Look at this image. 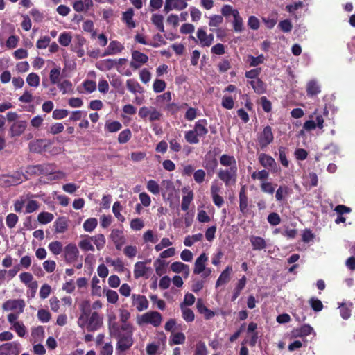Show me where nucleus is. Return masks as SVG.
<instances>
[{
	"mask_svg": "<svg viewBox=\"0 0 355 355\" xmlns=\"http://www.w3.org/2000/svg\"><path fill=\"white\" fill-rule=\"evenodd\" d=\"M239 11L236 9H234L232 6L230 5H225L221 8L222 16L229 17L230 15H232L233 17L236 15V13H238Z\"/></svg>",
	"mask_w": 355,
	"mask_h": 355,
	"instance_id": "58",
	"label": "nucleus"
},
{
	"mask_svg": "<svg viewBox=\"0 0 355 355\" xmlns=\"http://www.w3.org/2000/svg\"><path fill=\"white\" fill-rule=\"evenodd\" d=\"M68 219L66 217H58L54 222L55 233H64L68 228Z\"/></svg>",
	"mask_w": 355,
	"mask_h": 355,
	"instance_id": "20",
	"label": "nucleus"
},
{
	"mask_svg": "<svg viewBox=\"0 0 355 355\" xmlns=\"http://www.w3.org/2000/svg\"><path fill=\"white\" fill-rule=\"evenodd\" d=\"M122 128V125L120 122L114 121H107L105 124V131L110 133L116 132L119 131Z\"/></svg>",
	"mask_w": 355,
	"mask_h": 355,
	"instance_id": "30",
	"label": "nucleus"
},
{
	"mask_svg": "<svg viewBox=\"0 0 355 355\" xmlns=\"http://www.w3.org/2000/svg\"><path fill=\"white\" fill-rule=\"evenodd\" d=\"M91 241H92L91 236H87L86 239L81 240L78 243V246L82 250L85 252L94 251V247L92 244Z\"/></svg>",
	"mask_w": 355,
	"mask_h": 355,
	"instance_id": "38",
	"label": "nucleus"
},
{
	"mask_svg": "<svg viewBox=\"0 0 355 355\" xmlns=\"http://www.w3.org/2000/svg\"><path fill=\"white\" fill-rule=\"evenodd\" d=\"M313 329L309 324H304L300 328L294 329L292 334L294 337H303L309 336L311 334Z\"/></svg>",
	"mask_w": 355,
	"mask_h": 355,
	"instance_id": "25",
	"label": "nucleus"
},
{
	"mask_svg": "<svg viewBox=\"0 0 355 355\" xmlns=\"http://www.w3.org/2000/svg\"><path fill=\"white\" fill-rule=\"evenodd\" d=\"M250 84L257 94H263L266 90L265 84L259 78L252 80Z\"/></svg>",
	"mask_w": 355,
	"mask_h": 355,
	"instance_id": "34",
	"label": "nucleus"
},
{
	"mask_svg": "<svg viewBox=\"0 0 355 355\" xmlns=\"http://www.w3.org/2000/svg\"><path fill=\"white\" fill-rule=\"evenodd\" d=\"M233 28L235 32L241 33L244 30L243 19L239 15V12L236 13L234 17Z\"/></svg>",
	"mask_w": 355,
	"mask_h": 355,
	"instance_id": "42",
	"label": "nucleus"
},
{
	"mask_svg": "<svg viewBox=\"0 0 355 355\" xmlns=\"http://www.w3.org/2000/svg\"><path fill=\"white\" fill-rule=\"evenodd\" d=\"M26 82L30 87H37L40 85V77L35 73H31L26 78Z\"/></svg>",
	"mask_w": 355,
	"mask_h": 355,
	"instance_id": "51",
	"label": "nucleus"
},
{
	"mask_svg": "<svg viewBox=\"0 0 355 355\" xmlns=\"http://www.w3.org/2000/svg\"><path fill=\"white\" fill-rule=\"evenodd\" d=\"M49 250L55 255L60 254L62 251V244L60 241H53L49 244Z\"/></svg>",
	"mask_w": 355,
	"mask_h": 355,
	"instance_id": "45",
	"label": "nucleus"
},
{
	"mask_svg": "<svg viewBox=\"0 0 355 355\" xmlns=\"http://www.w3.org/2000/svg\"><path fill=\"white\" fill-rule=\"evenodd\" d=\"M121 210L122 206L121 202L119 201L115 202L112 206V212L119 222L123 223L125 220V218L120 213Z\"/></svg>",
	"mask_w": 355,
	"mask_h": 355,
	"instance_id": "40",
	"label": "nucleus"
},
{
	"mask_svg": "<svg viewBox=\"0 0 355 355\" xmlns=\"http://www.w3.org/2000/svg\"><path fill=\"white\" fill-rule=\"evenodd\" d=\"M250 241L253 250H262L267 246L265 239L261 236H251L250 237Z\"/></svg>",
	"mask_w": 355,
	"mask_h": 355,
	"instance_id": "21",
	"label": "nucleus"
},
{
	"mask_svg": "<svg viewBox=\"0 0 355 355\" xmlns=\"http://www.w3.org/2000/svg\"><path fill=\"white\" fill-rule=\"evenodd\" d=\"M223 23V17L219 15H214L209 17V26L211 27H218Z\"/></svg>",
	"mask_w": 355,
	"mask_h": 355,
	"instance_id": "52",
	"label": "nucleus"
},
{
	"mask_svg": "<svg viewBox=\"0 0 355 355\" xmlns=\"http://www.w3.org/2000/svg\"><path fill=\"white\" fill-rule=\"evenodd\" d=\"M181 140V135L180 133H177L174 135L173 138H168V141L169 143L170 149L175 153H178L182 149V146L180 144Z\"/></svg>",
	"mask_w": 355,
	"mask_h": 355,
	"instance_id": "27",
	"label": "nucleus"
},
{
	"mask_svg": "<svg viewBox=\"0 0 355 355\" xmlns=\"http://www.w3.org/2000/svg\"><path fill=\"white\" fill-rule=\"evenodd\" d=\"M91 239L94 242L98 250H102L106 243L105 237L103 234H98L94 236H91Z\"/></svg>",
	"mask_w": 355,
	"mask_h": 355,
	"instance_id": "35",
	"label": "nucleus"
},
{
	"mask_svg": "<svg viewBox=\"0 0 355 355\" xmlns=\"http://www.w3.org/2000/svg\"><path fill=\"white\" fill-rule=\"evenodd\" d=\"M64 261L67 263H72L78 260L79 250L74 243H69L63 250Z\"/></svg>",
	"mask_w": 355,
	"mask_h": 355,
	"instance_id": "6",
	"label": "nucleus"
},
{
	"mask_svg": "<svg viewBox=\"0 0 355 355\" xmlns=\"http://www.w3.org/2000/svg\"><path fill=\"white\" fill-rule=\"evenodd\" d=\"M185 139L189 144H198L199 142L198 135L194 130L186 132Z\"/></svg>",
	"mask_w": 355,
	"mask_h": 355,
	"instance_id": "53",
	"label": "nucleus"
},
{
	"mask_svg": "<svg viewBox=\"0 0 355 355\" xmlns=\"http://www.w3.org/2000/svg\"><path fill=\"white\" fill-rule=\"evenodd\" d=\"M279 155V161L283 166L288 167V160L286 157V153L288 151V148L284 146H280L278 149Z\"/></svg>",
	"mask_w": 355,
	"mask_h": 355,
	"instance_id": "48",
	"label": "nucleus"
},
{
	"mask_svg": "<svg viewBox=\"0 0 355 355\" xmlns=\"http://www.w3.org/2000/svg\"><path fill=\"white\" fill-rule=\"evenodd\" d=\"M194 355H207V349L204 342L199 341L196 344Z\"/></svg>",
	"mask_w": 355,
	"mask_h": 355,
	"instance_id": "64",
	"label": "nucleus"
},
{
	"mask_svg": "<svg viewBox=\"0 0 355 355\" xmlns=\"http://www.w3.org/2000/svg\"><path fill=\"white\" fill-rule=\"evenodd\" d=\"M290 193V189L286 185L279 186L276 191L275 198L277 201L281 202L284 200V196Z\"/></svg>",
	"mask_w": 355,
	"mask_h": 355,
	"instance_id": "43",
	"label": "nucleus"
},
{
	"mask_svg": "<svg viewBox=\"0 0 355 355\" xmlns=\"http://www.w3.org/2000/svg\"><path fill=\"white\" fill-rule=\"evenodd\" d=\"M217 177L226 187L233 186L236 183L238 178V167L220 168Z\"/></svg>",
	"mask_w": 355,
	"mask_h": 355,
	"instance_id": "2",
	"label": "nucleus"
},
{
	"mask_svg": "<svg viewBox=\"0 0 355 355\" xmlns=\"http://www.w3.org/2000/svg\"><path fill=\"white\" fill-rule=\"evenodd\" d=\"M185 336L182 332H178L173 334L169 340V345H180L183 344L185 341Z\"/></svg>",
	"mask_w": 355,
	"mask_h": 355,
	"instance_id": "37",
	"label": "nucleus"
},
{
	"mask_svg": "<svg viewBox=\"0 0 355 355\" xmlns=\"http://www.w3.org/2000/svg\"><path fill=\"white\" fill-rule=\"evenodd\" d=\"M27 126L25 121H16L10 128V135L12 137L20 136Z\"/></svg>",
	"mask_w": 355,
	"mask_h": 355,
	"instance_id": "17",
	"label": "nucleus"
},
{
	"mask_svg": "<svg viewBox=\"0 0 355 355\" xmlns=\"http://www.w3.org/2000/svg\"><path fill=\"white\" fill-rule=\"evenodd\" d=\"M132 133L130 129H125L118 136V141L120 144L127 143L131 138Z\"/></svg>",
	"mask_w": 355,
	"mask_h": 355,
	"instance_id": "54",
	"label": "nucleus"
},
{
	"mask_svg": "<svg viewBox=\"0 0 355 355\" xmlns=\"http://www.w3.org/2000/svg\"><path fill=\"white\" fill-rule=\"evenodd\" d=\"M166 263L161 259H157L154 261V266L157 275L161 276L165 272Z\"/></svg>",
	"mask_w": 355,
	"mask_h": 355,
	"instance_id": "55",
	"label": "nucleus"
},
{
	"mask_svg": "<svg viewBox=\"0 0 355 355\" xmlns=\"http://www.w3.org/2000/svg\"><path fill=\"white\" fill-rule=\"evenodd\" d=\"M151 21L160 32H164V17L162 15L153 14Z\"/></svg>",
	"mask_w": 355,
	"mask_h": 355,
	"instance_id": "33",
	"label": "nucleus"
},
{
	"mask_svg": "<svg viewBox=\"0 0 355 355\" xmlns=\"http://www.w3.org/2000/svg\"><path fill=\"white\" fill-rule=\"evenodd\" d=\"M147 189L153 194L157 195L159 193V185L155 180H150L147 182Z\"/></svg>",
	"mask_w": 355,
	"mask_h": 355,
	"instance_id": "57",
	"label": "nucleus"
},
{
	"mask_svg": "<svg viewBox=\"0 0 355 355\" xmlns=\"http://www.w3.org/2000/svg\"><path fill=\"white\" fill-rule=\"evenodd\" d=\"M25 305L24 300H8L3 304L2 308L4 311H13L17 313H21L24 312Z\"/></svg>",
	"mask_w": 355,
	"mask_h": 355,
	"instance_id": "8",
	"label": "nucleus"
},
{
	"mask_svg": "<svg viewBox=\"0 0 355 355\" xmlns=\"http://www.w3.org/2000/svg\"><path fill=\"white\" fill-rule=\"evenodd\" d=\"M196 36L200 41L202 47L209 46L207 34L203 28H198L197 31Z\"/></svg>",
	"mask_w": 355,
	"mask_h": 355,
	"instance_id": "44",
	"label": "nucleus"
},
{
	"mask_svg": "<svg viewBox=\"0 0 355 355\" xmlns=\"http://www.w3.org/2000/svg\"><path fill=\"white\" fill-rule=\"evenodd\" d=\"M220 163L223 166L227 168L237 167V163L233 155L223 154L220 157Z\"/></svg>",
	"mask_w": 355,
	"mask_h": 355,
	"instance_id": "26",
	"label": "nucleus"
},
{
	"mask_svg": "<svg viewBox=\"0 0 355 355\" xmlns=\"http://www.w3.org/2000/svg\"><path fill=\"white\" fill-rule=\"evenodd\" d=\"M246 284V277L243 276L238 282L236 288L234 289L232 296V301H235L240 295L241 291L244 288Z\"/></svg>",
	"mask_w": 355,
	"mask_h": 355,
	"instance_id": "31",
	"label": "nucleus"
},
{
	"mask_svg": "<svg viewBox=\"0 0 355 355\" xmlns=\"http://www.w3.org/2000/svg\"><path fill=\"white\" fill-rule=\"evenodd\" d=\"M239 210L243 215H245L248 213V198L245 185H243L241 187V188L239 191Z\"/></svg>",
	"mask_w": 355,
	"mask_h": 355,
	"instance_id": "15",
	"label": "nucleus"
},
{
	"mask_svg": "<svg viewBox=\"0 0 355 355\" xmlns=\"http://www.w3.org/2000/svg\"><path fill=\"white\" fill-rule=\"evenodd\" d=\"M274 137L272 129L270 126H266L258 137L259 144L261 149L267 147L272 141Z\"/></svg>",
	"mask_w": 355,
	"mask_h": 355,
	"instance_id": "11",
	"label": "nucleus"
},
{
	"mask_svg": "<svg viewBox=\"0 0 355 355\" xmlns=\"http://www.w3.org/2000/svg\"><path fill=\"white\" fill-rule=\"evenodd\" d=\"M260 187L262 192L269 194H272L275 190V186L270 182H262Z\"/></svg>",
	"mask_w": 355,
	"mask_h": 355,
	"instance_id": "60",
	"label": "nucleus"
},
{
	"mask_svg": "<svg viewBox=\"0 0 355 355\" xmlns=\"http://www.w3.org/2000/svg\"><path fill=\"white\" fill-rule=\"evenodd\" d=\"M53 214L49 212H41L37 216L38 221L42 224H47L53 220Z\"/></svg>",
	"mask_w": 355,
	"mask_h": 355,
	"instance_id": "47",
	"label": "nucleus"
},
{
	"mask_svg": "<svg viewBox=\"0 0 355 355\" xmlns=\"http://www.w3.org/2000/svg\"><path fill=\"white\" fill-rule=\"evenodd\" d=\"M133 335L131 334H123L120 336L116 337L117 343L116 349L120 352H123L129 349L133 345Z\"/></svg>",
	"mask_w": 355,
	"mask_h": 355,
	"instance_id": "7",
	"label": "nucleus"
},
{
	"mask_svg": "<svg viewBox=\"0 0 355 355\" xmlns=\"http://www.w3.org/2000/svg\"><path fill=\"white\" fill-rule=\"evenodd\" d=\"M110 238L114 243L116 250H121L125 243L123 232L118 229H113L110 235Z\"/></svg>",
	"mask_w": 355,
	"mask_h": 355,
	"instance_id": "12",
	"label": "nucleus"
},
{
	"mask_svg": "<svg viewBox=\"0 0 355 355\" xmlns=\"http://www.w3.org/2000/svg\"><path fill=\"white\" fill-rule=\"evenodd\" d=\"M132 57L133 60L137 62L138 63H140L141 64H145L148 60V57L146 55L138 51H132Z\"/></svg>",
	"mask_w": 355,
	"mask_h": 355,
	"instance_id": "46",
	"label": "nucleus"
},
{
	"mask_svg": "<svg viewBox=\"0 0 355 355\" xmlns=\"http://www.w3.org/2000/svg\"><path fill=\"white\" fill-rule=\"evenodd\" d=\"M193 199V192L192 191H188L186 195L183 196L181 203V209L182 211H187L189 209Z\"/></svg>",
	"mask_w": 355,
	"mask_h": 355,
	"instance_id": "32",
	"label": "nucleus"
},
{
	"mask_svg": "<svg viewBox=\"0 0 355 355\" xmlns=\"http://www.w3.org/2000/svg\"><path fill=\"white\" fill-rule=\"evenodd\" d=\"M196 308L198 311L203 314L205 316V318L206 320H209L212 318L215 313L213 311L209 309L203 303V301L201 298H198L196 303Z\"/></svg>",
	"mask_w": 355,
	"mask_h": 355,
	"instance_id": "18",
	"label": "nucleus"
},
{
	"mask_svg": "<svg viewBox=\"0 0 355 355\" xmlns=\"http://www.w3.org/2000/svg\"><path fill=\"white\" fill-rule=\"evenodd\" d=\"M309 303L311 309L315 312L322 311L324 307L322 302L316 297H311L309 300Z\"/></svg>",
	"mask_w": 355,
	"mask_h": 355,
	"instance_id": "49",
	"label": "nucleus"
},
{
	"mask_svg": "<svg viewBox=\"0 0 355 355\" xmlns=\"http://www.w3.org/2000/svg\"><path fill=\"white\" fill-rule=\"evenodd\" d=\"M258 159L260 164L263 167L270 169L273 173H277L278 171L279 168L272 156L266 153H261L259 155Z\"/></svg>",
	"mask_w": 355,
	"mask_h": 355,
	"instance_id": "9",
	"label": "nucleus"
},
{
	"mask_svg": "<svg viewBox=\"0 0 355 355\" xmlns=\"http://www.w3.org/2000/svg\"><path fill=\"white\" fill-rule=\"evenodd\" d=\"M352 303H341L339 306L340 314L343 319L347 320L351 316Z\"/></svg>",
	"mask_w": 355,
	"mask_h": 355,
	"instance_id": "29",
	"label": "nucleus"
},
{
	"mask_svg": "<svg viewBox=\"0 0 355 355\" xmlns=\"http://www.w3.org/2000/svg\"><path fill=\"white\" fill-rule=\"evenodd\" d=\"M134 10L132 8L128 9L125 12H123L122 21L125 23L129 28H134L136 27V24L133 20Z\"/></svg>",
	"mask_w": 355,
	"mask_h": 355,
	"instance_id": "23",
	"label": "nucleus"
},
{
	"mask_svg": "<svg viewBox=\"0 0 355 355\" xmlns=\"http://www.w3.org/2000/svg\"><path fill=\"white\" fill-rule=\"evenodd\" d=\"M130 227L135 231H139L144 227V223L140 218H136L130 221Z\"/></svg>",
	"mask_w": 355,
	"mask_h": 355,
	"instance_id": "59",
	"label": "nucleus"
},
{
	"mask_svg": "<svg viewBox=\"0 0 355 355\" xmlns=\"http://www.w3.org/2000/svg\"><path fill=\"white\" fill-rule=\"evenodd\" d=\"M207 261V255L205 253H202L195 261L193 274L200 275L205 270L206 262Z\"/></svg>",
	"mask_w": 355,
	"mask_h": 355,
	"instance_id": "16",
	"label": "nucleus"
},
{
	"mask_svg": "<svg viewBox=\"0 0 355 355\" xmlns=\"http://www.w3.org/2000/svg\"><path fill=\"white\" fill-rule=\"evenodd\" d=\"M58 87L62 92L63 94L72 93L73 91L72 83L68 80H64L58 84Z\"/></svg>",
	"mask_w": 355,
	"mask_h": 355,
	"instance_id": "39",
	"label": "nucleus"
},
{
	"mask_svg": "<svg viewBox=\"0 0 355 355\" xmlns=\"http://www.w3.org/2000/svg\"><path fill=\"white\" fill-rule=\"evenodd\" d=\"M323 114L316 115L315 116L313 114H311L309 117L310 119L306 121L304 125L303 128L306 131H311L315 130L316 128L319 129H322L324 127V116H327L329 112H322Z\"/></svg>",
	"mask_w": 355,
	"mask_h": 355,
	"instance_id": "5",
	"label": "nucleus"
},
{
	"mask_svg": "<svg viewBox=\"0 0 355 355\" xmlns=\"http://www.w3.org/2000/svg\"><path fill=\"white\" fill-rule=\"evenodd\" d=\"M150 268L146 267L145 263L143 261H138L135 264L134 268V277L135 279H139L144 277L149 270Z\"/></svg>",
	"mask_w": 355,
	"mask_h": 355,
	"instance_id": "22",
	"label": "nucleus"
},
{
	"mask_svg": "<svg viewBox=\"0 0 355 355\" xmlns=\"http://www.w3.org/2000/svg\"><path fill=\"white\" fill-rule=\"evenodd\" d=\"M21 345L17 342L6 343L0 346V355H19Z\"/></svg>",
	"mask_w": 355,
	"mask_h": 355,
	"instance_id": "10",
	"label": "nucleus"
},
{
	"mask_svg": "<svg viewBox=\"0 0 355 355\" xmlns=\"http://www.w3.org/2000/svg\"><path fill=\"white\" fill-rule=\"evenodd\" d=\"M102 325L103 317L96 311L93 312L89 318L82 322V324H80V327L86 326V329L88 331H97Z\"/></svg>",
	"mask_w": 355,
	"mask_h": 355,
	"instance_id": "4",
	"label": "nucleus"
},
{
	"mask_svg": "<svg viewBox=\"0 0 355 355\" xmlns=\"http://www.w3.org/2000/svg\"><path fill=\"white\" fill-rule=\"evenodd\" d=\"M137 322L140 326L143 324H152L153 327H157L162 322V316L157 311H150L137 317Z\"/></svg>",
	"mask_w": 355,
	"mask_h": 355,
	"instance_id": "3",
	"label": "nucleus"
},
{
	"mask_svg": "<svg viewBox=\"0 0 355 355\" xmlns=\"http://www.w3.org/2000/svg\"><path fill=\"white\" fill-rule=\"evenodd\" d=\"M306 92L309 96H313L320 92V87L317 81L310 80L306 85Z\"/></svg>",
	"mask_w": 355,
	"mask_h": 355,
	"instance_id": "28",
	"label": "nucleus"
},
{
	"mask_svg": "<svg viewBox=\"0 0 355 355\" xmlns=\"http://www.w3.org/2000/svg\"><path fill=\"white\" fill-rule=\"evenodd\" d=\"M180 309L182 313V318L186 322H191L194 320L195 315L191 309L184 306L183 304H180Z\"/></svg>",
	"mask_w": 355,
	"mask_h": 355,
	"instance_id": "36",
	"label": "nucleus"
},
{
	"mask_svg": "<svg viewBox=\"0 0 355 355\" xmlns=\"http://www.w3.org/2000/svg\"><path fill=\"white\" fill-rule=\"evenodd\" d=\"M218 160L210 153L205 155L202 166L207 170L208 174H212L218 166Z\"/></svg>",
	"mask_w": 355,
	"mask_h": 355,
	"instance_id": "14",
	"label": "nucleus"
},
{
	"mask_svg": "<svg viewBox=\"0 0 355 355\" xmlns=\"http://www.w3.org/2000/svg\"><path fill=\"white\" fill-rule=\"evenodd\" d=\"M126 86H127L128 89L132 93H136V92H139V89L141 88L138 82H137L136 80H132V79H129L127 80Z\"/></svg>",
	"mask_w": 355,
	"mask_h": 355,
	"instance_id": "62",
	"label": "nucleus"
},
{
	"mask_svg": "<svg viewBox=\"0 0 355 355\" xmlns=\"http://www.w3.org/2000/svg\"><path fill=\"white\" fill-rule=\"evenodd\" d=\"M232 271V266H227L226 268L221 272L218 278L216 287H219L223 284H227L230 280V272Z\"/></svg>",
	"mask_w": 355,
	"mask_h": 355,
	"instance_id": "24",
	"label": "nucleus"
},
{
	"mask_svg": "<svg viewBox=\"0 0 355 355\" xmlns=\"http://www.w3.org/2000/svg\"><path fill=\"white\" fill-rule=\"evenodd\" d=\"M110 49V53H116L121 52L123 49L122 44L118 41H112L108 46Z\"/></svg>",
	"mask_w": 355,
	"mask_h": 355,
	"instance_id": "61",
	"label": "nucleus"
},
{
	"mask_svg": "<svg viewBox=\"0 0 355 355\" xmlns=\"http://www.w3.org/2000/svg\"><path fill=\"white\" fill-rule=\"evenodd\" d=\"M91 305L89 301H83L80 304L81 315L78 318L79 324L86 320L92 313H91Z\"/></svg>",
	"mask_w": 355,
	"mask_h": 355,
	"instance_id": "19",
	"label": "nucleus"
},
{
	"mask_svg": "<svg viewBox=\"0 0 355 355\" xmlns=\"http://www.w3.org/2000/svg\"><path fill=\"white\" fill-rule=\"evenodd\" d=\"M55 166L53 164L45 163L42 164L29 165L26 168V173L30 175H53L50 180H58L64 176L62 171L54 172Z\"/></svg>",
	"mask_w": 355,
	"mask_h": 355,
	"instance_id": "1",
	"label": "nucleus"
},
{
	"mask_svg": "<svg viewBox=\"0 0 355 355\" xmlns=\"http://www.w3.org/2000/svg\"><path fill=\"white\" fill-rule=\"evenodd\" d=\"M60 76V70L58 68H54L51 70L49 78L52 84H58Z\"/></svg>",
	"mask_w": 355,
	"mask_h": 355,
	"instance_id": "63",
	"label": "nucleus"
},
{
	"mask_svg": "<svg viewBox=\"0 0 355 355\" xmlns=\"http://www.w3.org/2000/svg\"><path fill=\"white\" fill-rule=\"evenodd\" d=\"M205 282L204 279H193L191 280V291L196 293H198L203 288Z\"/></svg>",
	"mask_w": 355,
	"mask_h": 355,
	"instance_id": "50",
	"label": "nucleus"
},
{
	"mask_svg": "<svg viewBox=\"0 0 355 355\" xmlns=\"http://www.w3.org/2000/svg\"><path fill=\"white\" fill-rule=\"evenodd\" d=\"M132 305L136 306L137 310L139 312L148 308L149 302L145 295L132 294L131 296Z\"/></svg>",
	"mask_w": 355,
	"mask_h": 355,
	"instance_id": "13",
	"label": "nucleus"
},
{
	"mask_svg": "<svg viewBox=\"0 0 355 355\" xmlns=\"http://www.w3.org/2000/svg\"><path fill=\"white\" fill-rule=\"evenodd\" d=\"M98 225V220L96 218H89L87 219L83 225V227L85 232H92Z\"/></svg>",
	"mask_w": 355,
	"mask_h": 355,
	"instance_id": "41",
	"label": "nucleus"
},
{
	"mask_svg": "<svg viewBox=\"0 0 355 355\" xmlns=\"http://www.w3.org/2000/svg\"><path fill=\"white\" fill-rule=\"evenodd\" d=\"M120 327L121 326L116 322L109 324L110 332L111 335L113 336L114 338L120 336L121 334H123L120 329Z\"/></svg>",
	"mask_w": 355,
	"mask_h": 355,
	"instance_id": "56",
	"label": "nucleus"
}]
</instances>
